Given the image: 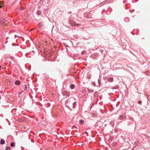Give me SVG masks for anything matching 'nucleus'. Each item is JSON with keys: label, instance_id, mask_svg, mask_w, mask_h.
<instances>
[{"label": "nucleus", "instance_id": "13", "mask_svg": "<svg viewBox=\"0 0 150 150\" xmlns=\"http://www.w3.org/2000/svg\"><path fill=\"white\" fill-rule=\"evenodd\" d=\"M121 117H120V118H119V119H120V120L121 119Z\"/></svg>", "mask_w": 150, "mask_h": 150}, {"label": "nucleus", "instance_id": "2", "mask_svg": "<svg viewBox=\"0 0 150 150\" xmlns=\"http://www.w3.org/2000/svg\"><path fill=\"white\" fill-rule=\"evenodd\" d=\"M124 20L125 22H128L129 21V19L128 17H126L124 18Z\"/></svg>", "mask_w": 150, "mask_h": 150}, {"label": "nucleus", "instance_id": "1", "mask_svg": "<svg viewBox=\"0 0 150 150\" xmlns=\"http://www.w3.org/2000/svg\"><path fill=\"white\" fill-rule=\"evenodd\" d=\"M6 21L4 18H2L0 20V25H2L4 23H5Z\"/></svg>", "mask_w": 150, "mask_h": 150}, {"label": "nucleus", "instance_id": "7", "mask_svg": "<svg viewBox=\"0 0 150 150\" xmlns=\"http://www.w3.org/2000/svg\"><path fill=\"white\" fill-rule=\"evenodd\" d=\"M79 122L80 124H83L84 123V121L82 120H81L79 121Z\"/></svg>", "mask_w": 150, "mask_h": 150}, {"label": "nucleus", "instance_id": "11", "mask_svg": "<svg viewBox=\"0 0 150 150\" xmlns=\"http://www.w3.org/2000/svg\"><path fill=\"white\" fill-rule=\"evenodd\" d=\"M10 149V147H6V150H9Z\"/></svg>", "mask_w": 150, "mask_h": 150}, {"label": "nucleus", "instance_id": "5", "mask_svg": "<svg viewBox=\"0 0 150 150\" xmlns=\"http://www.w3.org/2000/svg\"><path fill=\"white\" fill-rule=\"evenodd\" d=\"M38 25L39 28L42 27V22H40L38 23Z\"/></svg>", "mask_w": 150, "mask_h": 150}, {"label": "nucleus", "instance_id": "10", "mask_svg": "<svg viewBox=\"0 0 150 150\" xmlns=\"http://www.w3.org/2000/svg\"><path fill=\"white\" fill-rule=\"evenodd\" d=\"M3 3V2H0V8H2V4Z\"/></svg>", "mask_w": 150, "mask_h": 150}, {"label": "nucleus", "instance_id": "4", "mask_svg": "<svg viewBox=\"0 0 150 150\" xmlns=\"http://www.w3.org/2000/svg\"><path fill=\"white\" fill-rule=\"evenodd\" d=\"M4 143H5V142H4V140L3 139H1L0 144H4Z\"/></svg>", "mask_w": 150, "mask_h": 150}, {"label": "nucleus", "instance_id": "9", "mask_svg": "<svg viewBox=\"0 0 150 150\" xmlns=\"http://www.w3.org/2000/svg\"><path fill=\"white\" fill-rule=\"evenodd\" d=\"M10 145L11 146L13 147L14 146V143H12Z\"/></svg>", "mask_w": 150, "mask_h": 150}, {"label": "nucleus", "instance_id": "12", "mask_svg": "<svg viewBox=\"0 0 150 150\" xmlns=\"http://www.w3.org/2000/svg\"><path fill=\"white\" fill-rule=\"evenodd\" d=\"M32 29H31L30 30H29V31H32Z\"/></svg>", "mask_w": 150, "mask_h": 150}, {"label": "nucleus", "instance_id": "3", "mask_svg": "<svg viewBox=\"0 0 150 150\" xmlns=\"http://www.w3.org/2000/svg\"><path fill=\"white\" fill-rule=\"evenodd\" d=\"M15 84L16 85H20V82L19 81L17 80L15 81Z\"/></svg>", "mask_w": 150, "mask_h": 150}, {"label": "nucleus", "instance_id": "14", "mask_svg": "<svg viewBox=\"0 0 150 150\" xmlns=\"http://www.w3.org/2000/svg\"><path fill=\"white\" fill-rule=\"evenodd\" d=\"M1 66H0V70L1 69Z\"/></svg>", "mask_w": 150, "mask_h": 150}, {"label": "nucleus", "instance_id": "15", "mask_svg": "<svg viewBox=\"0 0 150 150\" xmlns=\"http://www.w3.org/2000/svg\"><path fill=\"white\" fill-rule=\"evenodd\" d=\"M38 14L39 15H40V14L39 13H38Z\"/></svg>", "mask_w": 150, "mask_h": 150}, {"label": "nucleus", "instance_id": "8", "mask_svg": "<svg viewBox=\"0 0 150 150\" xmlns=\"http://www.w3.org/2000/svg\"><path fill=\"white\" fill-rule=\"evenodd\" d=\"M74 85L73 84H71L70 86V87L71 89H72L74 88Z\"/></svg>", "mask_w": 150, "mask_h": 150}, {"label": "nucleus", "instance_id": "6", "mask_svg": "<svg viewBox=\"0 0 150 150\" xmlns=\"http://www.w3.org/2000/svg\"><path fill=\"white\" fill-rule=\"evenodd\" d=\"M108 81L110 82H112L113 81V79L112 78H108Z\"/></svg>", "mask_w": 150, "mask_h": 150}]
</instances>
